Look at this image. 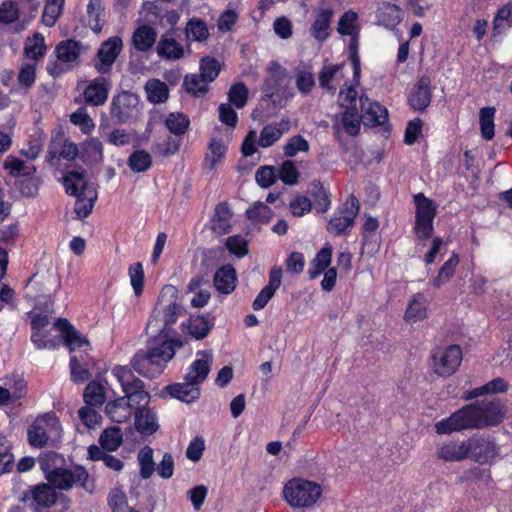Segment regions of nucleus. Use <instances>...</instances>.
Here are the masks:
<instances>
[{
	"label": "nucleus",
	"instance_id": "f257e3e1",
	"mask_svg": "<svg viewBox=\"0 0 512 512\" xmlns=\"http://www.w3.org/2000/svg\"><path fill=\"white\" fill-rule=\"evenodd\" d=\"M505 413V406L500 399H484L463 406L435 423L434 427L437 434L495 427L504 420Z\"/></svg>",
	"mask_w": 512,
	"mask_h": 512
},
{
	"label": "nucleus",
	"instance_id": "f03ea898",
	"mask_svg": "<svg viewBox=\"0 0 512 512\" xmlns=\"http://www.w3.org/2000/svg\"><path fill=\"white\" fill-rule=\"evenodd\" d=\"M146 341V348L139 350L131 360L132 368L141 376L154 379L161 375L183 342L172 335L154 332Z\"/></svg>",
	"mask_w": 512,
	"mask_h": 512
},
{
	"label": "nucleus",
	"instance_id": "7ed1b4c3",
	"mask_svg": "<svg viewBox=\"0 0 512 512\" xmlns=\"http://www.w3.org/2000/svg\"><path fill=\"white\" fill-rule=\"evenodd\" d=\"M185 313L179 302L178 289L171 284L165 285L158 296L155 308L146 326L147 333L159 332L172 335V326Z\"/></svg>",
	"mask_w": 512,
	"mask_h": 512
},
{
	"label": "nucleus",
	"instance_id": "20e7f679",
	"mask_svg": "<svg viewBox=\"0 0 512 512\" xmlns=\"http://www.w3.org/2000/svg\"><path fill=\"white\" fill-rule=\"evenodd\" d=\"M85 174V170H71L63 177L66 193L76 197L74 212L80 219L91 214L98 197L96 189L89 186Z\"/></svg>",
	"mask_w": 512,
	"mask_h": 512
},
{
	"label": "nucleus",
	"instance_id": "39448f33",
	"mask_svg": "<svg viewBox=\"0 0 512 512\" xmlns=\"http://www.w3.org/2000/svg\"><path fill=\"white\" fill-rule=\"evenodd\" d=\"M283 495L291 507L308 508L319 500L322 495V488L316 482L293 478L285 484Z\"/></svg>",
	"mask_w": 512,
	"mask_h": 512
},
{
	"label": "nucleus",
	"instance_id": "423d86ee",
	"mask_svg": "<svg viewBox=\"0 0 512 512\" xmlns=\"http://www.w3.org/2000/svg\"><path fill=\"white\" fill-rule=\"evenodd\" d=\"M113 374L120 382L124 392V398L130 408L136 411L146 409L150 401V394L144 388V382L134 377L131 370L127 367L117 366L113 369Z\"/></svg>",
	"mask_w": 512,
	"mask_h": 512
},
{
	"label": "nucleus",
	"instance_id": "0eeeda50",
	"mask_svg": "<svg viewBox=\"0 0 512 512\" xmlns=\"http://www.w3.org/2000/svg\"><path fill=\"white\" fill-rule=\"evenodd\" d=\"M415 225L414 233L421 245H425V241L431 238L434 227L433 221L437 214V205L434 201L427 198L423 193L414 195Z\"/></svg>",
	"mask_w": 512,
	"mask_h": 512
},
{
	"label": "nucleus",
	"instance_id": "6e6552de",
	"mask_svg": "<svg viewBox=\"0 0 512 512\" xmlns=\"http://www.w3.org/2000/svg\"><path fill=\"white\" fill-rule=\"evenodd\" d=\"M141 113L140 99L137 94L123 90L114 95L110 104V116L117 125L136 120Z\"/></svg>",
	"mask_w": 512,
	"mask_h": 512
},
{
	"label": "nucleus",
	"instance_id": "1a4fd4ad",
	"mask_svg": "<svg viewBox=\"0 0 512 512\" xmlns=\"http://www.w3.org/2000/svg\"><path fill=\"white\" fill-rule=\"evenodd\" d=\"M359 210L360 203L358 199L351 195L330 219L327 224V231L336 236L347 235L354 225Z\"/></svg>",
	"mask_w": 512,
	"mask_h": 512
},
{
	"label": "nucleus",
	"instance_id": "9d476101",
	"mask_svg": "<svg viewBox=\"0 0 512 512\" xmlns=\"http://www.w3.org/2000/svg\"><path fill=\"white\" fill-rule=\"evenodd\" d=\"M462 362V350L459 345L453 344L445 349H437L431 355L432 371L440 377L453 375Z\"/></svg>",
	"mask_w": 512,
	"mask_h": 512
},
{
	"label": "nucleus",
	"instance_id": "9b49d317",
	"mask_svg": "<svg viewBox=\"0 0 512 512\" xmlns=\"http://www.w3.org/2000/svg\"><path fill=\"white\" fill-rule=\"evenodd\" d=\"M467 445L468 457L479 464H490L499 454V448L490 437L473 436L467 440Z\"/></svg>",
	"mask_w": 512,
	"mask_h": 512
},
{
	"label": "nucleus",
	"instance_id": "f8f14e48",
	"mask_svg": "<svg viewBox=\"0 0 512 512\" xmlns=\"http://www.w3.org/2000/svg\"><path fill=\"white\" fill-rule=\"evenodd\" d=\"M122 48L123 42L119 36H112L102 42L96 54L98 61L94 64L97 72L100 74L110 73L112 65L121 53Z\"/></svg>",
	"mask_w": 512,
	"mask_h": 512
},
{
	"label": "nucleus",
	"instance_id": "ddd939ff",
	"mask_svg": "<svg viewBox=\"0 0 512 512\" xmlns=\"http://www.w3.org/2000/svg\"><path fill=\"white\" fill-rule=\"evenodd\" d=\"M432 100L431 79L429 76H421L413 85L408 104L414 111L424 112Z\"/></svg>",
	"mask_w": 512,
	"mask_h": 512
},
{
	"label": "nucleus",
	"instance_id": "4468645a",
	"mask_svg": "<svg viewBox=\"0 0 512 512\" xmlns=\"http://www.w3.org/2000/svg\"><path fill=\"white\" fill-rule=\"evenodd\" d=\"M362 119L367 126H384L388 122V110L378 102H371L366 95L360 96Z\"/></svg>",
	"mask_w": 512,
	"mask_h": 512
},
{
	"label": "nucleus",
	"instance_id": "2eb2a0df",
	"mask_svg": "<svg viewBox=\"0 0 512 512\" xmlns=\"http://www.w3.org/2000/svg\"><path fill=\"white\" fill-rule=\"evenodd\" d=\"M110 87L111 81L103 75L94 78L84 90L85 102L93 106L103 105L108 99Z\"/></svg>",
	"mask_w": 512,
	"mask_h": 512
},
{
	"label": "nucleus",
	"instance_id": "dca6fc26",
	"mask_svg": "<svg viewBox=\"0 0 512 512\" xmlns=\"http://www.w3.org/2000/svg\"><path fill=\"white\" fill-rule=\"evenodd\" d=\"M54 327L62 332L65 344L71 352L76 348L89 346L88 339L78 332L66 318H58Z\"/></svg>",
	"mask_w": 512,
	"mask_h": 512
},
{
	"label": "nucleus",
	"instance_id": "f3484780",
	"mask_svg": "<svg viewBox=\"0 0 512 512\" xmlns=\"http://www.w3.org/2000/svg\"><path fill=\"white\" fill-rule=\"evenodd\" d=\"M197 355L202 358L196 359L190 365L188 372L184 376V380H190L198 386L204 382L211 370L210 361L212 360V354L210 351L201 350L198 351Z\"/></svg>",
	"mask_w": 512,
	"mask_h": 512
},
{
	"label": "nucleus",
	"instance_id": "a211bd4d",
	"mask_svg": "<svg viewBox=\"0 0 512 512\" xmlns=\"http://www.w3.org/2000/svg\"><path fill=\"white\" fill-rule=\"evenodd\" d=\"M290 127L289 119H282L280 122L265 125L260 132L258 145L262 148L272 146L284 133L290 130Z\"/></svg>",
	"mask_w": 512,
	"mask_h": 512
},
{
	"label": "nucleus",
	"instance_id": "6ab92c4d",
	"mask_svg": "<svg viewBox=\"0 0 512 512\" xmlns=\"http://www.w3.org/2000/svg\"><path fill=\"white\" fill-rule=\"evenodd\" d=\"M214 286L221 294L228 295L232 293L237 284V274L231 264L223 265L218 268L214 274Z\"/></svg>",
	"mask_w": 512,
	"mask_h": 512
},
{
	"label": "nucleus",
	"instance_id": "aec40b11",
	"mask_svg": "<svg viewBox=\"0 0 512 512\" xmlns=\"http://www.w3.org/2000/svg\"><path fill=\"white\" fill-rule=\"evenodd\" d=\"M165 390L171 397L188 404L196 401L200 397L199 387L190 380H185L184 383L167 385Z\"/></svg>",
	"mask_w": 512,
	"mask_h": 512
},
{
	"label": "nucleus",
	"instance_id": "412c9836",
	"mask_svg": "<svg viewBox=\"0 0 512 512\" xmlns=\"http://www.w3.org/2000/svg\"><path fill=\"white\" fill-rule=\"evenodd\" d=\"M233 213L227 202H220L216 205L214 215L211 219V229L218 235L228 234L231 230L230 220Z\"/></svg>",
	"mask_w": 512,
	"mask_h": 512
},
{
	"label": "nucleus",
	"instance_id": "4be33fe9",
	"mask_svg": "<svg viewBox=\"0 0 512 512\" xmlns=\"http://www.w3.org/2000/svg\"><path fill=\"white\" fill-rule=\"evenodd\" d=\"M134 425L144 436H150L159 429L156 413L149 408L135 411Z\"/></svg>",
	"mask_w": 512,
	"mask_h": 512
},
{
	"label": "nucleus",
	"instance_id": "5701e85b",
	"mask_svg": "<svg viewBox=\"0 0 512 512\" xmlns=\"http://www.w3.org/2000/svg\"><path fill=\"white\" fill-rule=\"evenodd\" d=\"M157 54L165 60H178L184 56V47L174 38L162 35L156 47Z\"/></svg>",
	"mask_w": 512,
	"mask_h": 512
},
{
	"label": "nucleus",
	"instance_id": "b1692460",
	"mask_svg": "<svg viewBox=\"0 0 512 512\" xmlns=\"http://www.w3.org/2000/svg\"><path fill=\"white\" fill-rule=\"evenodd\" d=\"M157 39L156 30L149 25L139 26L132 35V44L137 51L146 52L153 47Z\"/></svg>",
	"mask_w": 512,
	"mask_h": 512
},
{
	"label": "nucleus",
	"instance_id": "393cba45",
	"mask_svg": "<svg viewBox=\"0 0 512 512\" xmlns=\"http://www.w3.org/2000/svg\"><path fill=\"white\" fill-rule=\"evenodd\" d=\"M468 456L467 440L444 443L438 450V457L445 461H462L468 458Z\"/></svg>",
	"mask_w": 512,
	"mask_h": 512
},
{
	"label": "nucleus",
	"instance_id": "a878e982",
	"mask_svg": "<svg viewBox=\"0 0 512 512\" xmlns=\"http://www.w3.org/2000/svg\"><path fill=\"white\" fill-rule=\"evenodd\" d=\"M35 173V166L30 165L27 171L24 172L23 177H20L18 180H16L15 187L18 189L22 196L33 198L38 194L40 182L35 177Z\"/></svg>",
	"mask_w": 512,
	"mask_h": 512
},
{
	"label": "nucleus",
	"instance_id": "bb28decb",
	"mask_svg": "<svg viewBox=\"0 0 512 512\" xmlns=\"http://www.w3.org/2000/svg\"><path fill=\"white\" fill-rule=\"evenodd\" d=\"M333 17L331 9L320 10L311 25L310 33L318 41L322 42L329 37L330 22Z\"/></svg>",
	"mask_w": 512,
	"mask_h": 512
},
{
	"label": "nucleus",
	"instance_id": "cd10ccee",
	"mask_svg": "<svg viewBox=\"0 0 512 512\" xmlns=\"http://www.w3.org/2000/svg\"><path fill=\"white\" fill-rule=\"evenodd\" d=\"M83 50V44L74 39L59 42L55 48L57 58L65 63L76 61Z\"/></svg>",
	"mask_w": 512,
	"mask_h": 512
},
{
	"label": "nucleus",
	"instance_id": "c85d7f7f",
	"mask_svg": "<svg viewBox=\"0 0 512 512\" xmlns=\"http://www.w3.org/2000/svg\"><path fill=\"white\" fill-rule=\"evenodd\" d=\"M105 412L116 423L126 422L132 416V409L123 396L108 402L105 406Z\"/></svg>",
	"mask_w": 512,
	"mask_h": 512
},
{
	"label": "nucleus",
	"instance_id": "c756f323",
	"mask_svg": "<svg viewBox=\"0 0 512 512\" xmlns=\"http://www.w3.org/2000/svg\"><path fill=\"white\" fill-rule=\"evenodd\" d=\"M308 193L314 199L315 208L318 213H324L329 210L331 205L329 193L320 180L314 179L310 183Z\"/></svg>",
	"mask_w": 512,
	"mask_h": 512
},
{
	"label": "nucleus",
	"instance_id": "7c9ffc66",
	"mask_svg": "<svg viewBox=\"0 0 512 512\" xmlns=\"http://www.w3.org/2000/svg\"><path fill=\"white\" fill-rule=\"evenodd\" d=\"M123 443L122 430L117 426H111L102 431L99 436L100 448L103 451H116Z\"/></svg>",
	"mask_w": 512,
	"mask_h": 512
},
{
	"label": "nucleus",
	"instance_id": "2f4dec72",
	"mask_svg": "<svg viewBox=\"0 0 512 512\" xmlns=\"http://www.w3.org/2000/svg\"><path fill=\"white\" fill-rule=\"evenodd\" d=\"M88 459L92 461H103L105 466L114 471H121L124 463L121 459L103 451L99 446L93 444L88 447Z\"/></svg>",
	"mask_w": 512,
	"mask_h": 512
},
{
	"label": "nucleus",
	"instance_id": "473e14b6",
	"mask_svg": "<svg viewBox=\"0 0 512 512\" xmlns=\"http://www.w3.org/2000/svg\"><path fill=\"white\" fill-rule=\"evenodd\" d=\"M147 99L153 104L164 103L168 100V86L159 79H150L145 84Z\"/></svg>",
	"mask_w": 512,
	"mask_h": 512
},
{
	"label": "nucleus",
	"instance_id": "72a5a7b5",
	"mask_svg": "<svg viewBox=\"0 0 512 512\" xmlns=\"http://www.w3.org/2000/svg\"><path fill=\"white\" fill-rule=\"evenodd\" d=\"M164 124L170 133L174 134L176 137H180L188 131L190 120L188 116L182 112H172L166 116Z\"/></svg>",
	"mask_w": 512,
	"mask_h": 512
},
{
	"label": "nucleus",
	"instance_id": "f704fd0d",
	"mask_svg": "<svg viewBox=\"0 0 512 512\" xmlns=\"http://www.w3.org/2000/svg\"><path fill=\"white\" fill-rule=\"evenodd\" d=\"M426 313V298L424 294L417 293L409 302V305L405 312V318L408 322L415 323L419 320L424 319L426 317Z\"/></svg>",
	"mask_w": 512,
	"mask_h": 512
},
{
	"label": "nucleus",
	"instance_id": "c9c22d12",
	"mask_svg": "<svg viewBox=\"0 0 512 512\" xmlns=\"http://www.w3.org/2000/svg\"><path fill=\"white\" fill-rule=\"evenodd\" d=\"M3 387L10 394L12 403L23 398L27 393V383L20 375H11L3 379Z\"/></svg>",
	"mask_w": 512,
	"mask_h": 512
},
{
	"label": "nucleus",
	"instance_id": "e433bc0d",
	"mask_svg": "<svg viewBox=\"0 0 512 512\" xmlns=\"http://www.w3.org/2000/svg\"><path fill=\"white\" fill-rule=\"evenodd\" d=\"M46 479L54 488L61 490H68L73 486V477L69 469L54 468L46 474Z\"/></svg>",
	"mask_w": 512,
	"mask_h": 512
},
{
	"label": "nucleus",
	"instance_id": "4c0bfd02",
	"mask_svg": "<svg viewBox=\"0 0 512 512\" xmlns=\"http://www.w3.org/2000/svg\"><path fill=\"white\" fill-rule=\"evenodd\" d=\"M185 35L188 40L206 41L209 37V32L205 21L199 18H191L186 24Z\"/></svg>",
	"mask_w": 512,
	"mask_h": 512
},
{
	"label": "nucleus",
	"instance_id": "58836bf2",
	"mask_svg": "<svg viewBox=\"0 0 512 512\" xmlns=\"http://www.w3.org/2000/svg\"><path fill=\"white\" fill-rule=\"evenodd\" d=\"M33 499L39 506L49 508L56 503L57 493L52 485L43 483L34 488Z\"/></svg>",
	"mask_w": 512,
	"mask_h": 512
},
{
	"label": "nucleus",
	"instance_id": "ea45409f",
	"mask_svg": "<svg viewBox=\"0 0 512 512\" xmlns=\"http://www.w3.org/2000/svg\"><path fill=\"white\" fill-rule=\"evenodd\" d=\"M81 159L87 164L99 163L103 159V146L99 139L91 138L84 143Z\"/></svg>",
	"mask_w": 512,
	"mask_h": 512
},
{
	"label": "nucleus",
	"instance_id": "a19ab883",
	"mask_svg": "<svg viewBox=\"0 0 512 512\" xmlns=\"http://www.w3.org/2000/svg\"><path fill=\"white\" fill-rule=\"evenodd\" d=\"M495 108L494 107H484L480 109L479 113V121H480V130L481 136L483 139L490 141L493 139L494 132V116H495Z\"/></svg>",
	"mask_w": 512,
	"mask_h": 512
},
{
	"label": "nucleus",
	"instance_id": "79ce46f5",
	"mask_svg": "<svg viewBox=\"0 0 512 512\" xmlns=\"http://www.w3.org/2000/svg\"><path fill=\"white\" fill-rule=\"evenodd\" d=\"M137 459L140 466V478L144 480L149 479L155 471L153 449L150 446H145L139 451Z\"/></svg>",
	"mask_w": 512,
	"mask_h": 512
},
{
	"label": "nucleus",
	"instance_id": "37998d69",
	"mask_svg": "<svg viewBox=\"0 0 512 512\" xmlns=\"http://www.w3.org/2000/svg\"><path fill=\"white\" fill-rule=\"evenodd\" d=\"M214 326V322L209 321L204 316L191 318L188 323V332L197 340L204 339Z\"/></svg>",
	"mask_w": 512,
	"mask_h": 512
},
{
	"label": "nucleus",
	"instance_id": "c03bdc74",
	"mask_svg": "<svg viewBox=\"0 0 512 512\" xmlns=\"http://www.w3.org/2000/svg\"><path fill=\"white\" fill-rule=\"evenodd\" d=\"M45 51V40L41 33L36 32L32 38L27 39L24 47V53L28 58L37 61L44 55Z\"/></svg>",
	"mask_w": 512,
	"mask_h": 512
},
{
	"label": "nucleus",
	"instance_id": "a18cd8bd",
	"mask_svg": "<svg viewBox=\"0 0 512 512\" xmlns=\"http://www.w3.org/2000/svg\"><path fill=\"white\" fill-rule=\"evenodd\" d=\"M401 9L391 3H384L378 11V21L386 27H394L401 21Z\"/></svg>",
	"mask_w": 512,
	"mask_h": 512
},
{
	"label": "nucleus",
	"instance_id": "49530a36",
	"mask_svg": "<svg viewBox=\"0 0 512 512\" xmlns=\"http://www.w3.org/2000/svg\"><path fill=\"white\" fill-rule=\"evenodd\" d=\"M83 399L87 406H102L105 402L103 386L94 381L90 382L84 389Z\"/></svg>",
	"mask_w": 512,
	"mask_h": 512
},
{
	"label": "nucleus",
	"instance_id": "de8ad7c7",
	"mask_svg": "<svg viewBox=\"0 0 512 512\" xmlns=\"http://www.w3.org/2000/svg\"><path fill=\"white\" fill-rule=\"evenodd\" d=\"M127 164L133 172H145L152 165V157L145 150H136L129 156Z\"/></svg>",
	"mask_w": 512,
	"mask_h": 512
},
{
	"label": "nucleus",
	"instance_id": "09e8293b",
	"mask_svg": "<svg viewBox=\"0 0 512 512\" xmlns=\"http://www.w3.org/2000/svg\"><path fill=\"white\" fill-rule=\"evenodd\" d=\"M350 36L349 41V58L352 63L353 68V81L356 83V85L360 82V74H361V63H360V57L358 53V46H359V35L358 32L353 34H347Z\"/></svg>",
	"mask_w": 512,
	"mask_h": 512
},
{
	"label": "nucleus",
	"instance_id": "8fccbe9b",
	"mask_svg": "<svg viewBox=\"0 0 512 512\" xmlns=\"http://www.w3.org/2000/svg\"><path fill=\"white\" fill-rule=\"evenodd\" d=\"M272 216L271 208L263 202H256L246 210V217L255 223H268Z\"/></svg>",
	"mask_w": 512,
	"mask_h": 512
},
{
	"label": "nucleus",
	"instance_id": "3c124183",
	"mask_svg": "<svg viewBox=\"0 0 512 512\" xmlns=\"http://www.w3.org/2000/svg\"><path fill=\"white\" fill-rule=\"evenodd\" d=\"M459 263L458 255L453 253L452 256L442 265L438 275L433 280L434 287H441L443 284L448 282L454 275L455 269Z\"/></svg>",
	"mask_w": 512,
	"mask_h": 512
},
{
	"label": "nucleus",
	"instance_id": "603ef678",
	"mask_svg": "<svg viewBox=\"0 0 512 512\" xmlns=\"http://www.w3.org/2000/svg\"><path fill=\"white\" fill-rule=\"evenodd\" d=\"M220 73V64L213 57H203L200 61V75L205 83L214 81Z\"/></svg>",
	"mask_w": 512,
	"mask_h": 512
},
{
	"label": "nucleus",
	"instance_id": "864d4df0",
	"mask_svg": "<svg viewBox=\"0 0 512 512\" xmlns=\"http://www.w3.org/2000/svg\"><path fill=\"white\" fill-rule=\"evenodd\" d=\"M15 465L11 446L5 438L0 439V476L10 473Z\"/></svg>",
	"mask_w": 512,
	"mask_h": 512
},
{
	"label": "nucleus",
	"instance_id": "5fc2aeb1",
	"mask_svg": "<svg viewBox=\"0 0 512 512\" xmlns=\"http://www.w3.org/2000/svg\"><path fill=\"white\" fill-rule=\"evenodd\" d=\"M102 7L99 0H90L87 5V13L89 16L88 26L95 32L100 33L103 28L101 23Z\"/></svg>",
	"mask_w": 512,
	"mask_h": 512
},
{
	"label": "nucleus",
	"instance_id": "6e6d98bb",
	"mask_svg": "<svg viewBox=\"0 0 512 512\" xmlns=\"http://www.w3.org/2000/svg\"><path fill=\"white\" fill-rule=\"evenodd\" d=\"M278 177L286 185H295L299 181L300 173L293 161L285 160L279 168Z\"/></svg>",
	"mask_w": 512,
	"mask_h": 512
},
{
	"label": "nucleus",
	"instance_id": "4d7b16f0",
	"mask_svg": "<svg viewBox=\"0 0 512 512\" xmlns=\"http://www.w3.org/2000/svg\"><path fill=\"white\" fill-rule=\"evenodd\" d=\"M225 247L231 254L237 256L238 258L246 256L249 252L248 242L241 235H233L228 237L225 241Z\"/></svg>",
	"mask_w": 512,
	"mask_h": 512
},
{
	"label": "nucleus",
	"instance_id": "13d9d810",
	"mask_svg": "<svg viewBox=\"0 0 512 512\" xmlns=\"http://www.w3.org/2000/svg\"><path fill=\"white\" fill-rule=\"evenodd\" d=\"M228 99L237 108H243L248 99V88L243 82L233 84L228 91Z\"/></svg>",
	"mask_w": 512,
	"mask_h": 512
},
{
	"label": "nucleus",
	"instance_id": "bf43d9fd",
	"mask_svg": "<svg viewBox=\"0 0 512 512\" xmlns=\"http://www.w3.org/2000/svg\"><path fill=\"white\" fill-rule=\"evenodd\" d=\"M70 121L72 124L79 126L84 134L90 133L95 127L92 118L83 107L77 109L70 115Z\"/></svg>",
	"mask_w": 512,
	"mask_h": 512
},
{
	"label": "nucleus",
	"instance_id": "052dcab7",
	"mask_svg": "<svg viewBox=\"0 0 512 512\" xmlns=\"http://www.w3.org/2000/svg\"><path fill=\"white\" fill-rule=\"evenodd\" d=\"M28 442L31 446L36 448L44 447L48 442V435L46 430L39 425L36 421L27 432Z\"/></svg>",
	"mask_w": 512,
	"mask_h": 512
},
{
	"label": "nucleus",
	"instance_id": "680f3d73",
	"mask_svg": "<svg viewBox=\"0 0 512 512\" xmlns=\"http://www.w3.org/2000/svg\"><path fill=\"white\" fill-rule=\"evenodd\" d=\"M343 67V64H335L324 66L319 73V84L322 88L326 89L329 93L334 94L336 89L330 83L335 77L336 73Z\"/></svg>",
	"mask_w": 512,
	"mask_h": 512
},
{
	"label": "nucleus",
	"instance_id": "e2e57ef3",
	"mask_svg": "<svg viewBox=\"0 0 512 512\" xmlns=\"http://www.w3.org/2000/svg\"><path fill=\"white\" fill-rule=\"evenodd\" d=\"M308 141L301 135L291 137L287 144L283 147L285 156L294 157L298 152L309 151Z\"/></svg>",
	"mask_w": 512,
	"mask_h": 512
},
{
	"label": "nucleus",
	"instance_id": "0e129e2a",
	"mask_svg": "<svg viewBox=\"0 0 512 512\" xmlns=\"http://www.w3.org/2000/svg\"><path fill=\"white\" fill-rule=\"evenodd\" d=\"M184 85L188 93L200 96L208 91L207 83L204 82L201 75H187L184 79Z\"/></svg>",
	"mask_w": 512,
	"mask_h": 512
},
{
	"label": "nucleus",
	"instance_id": "69168bd1",
	"mask_svg": "<svg viewBox=\"0 0 512 512\" xmlns=\"http://www.w3.org/2000/svg\"><path fill=\"white\" fill-rule=\"evenodd\" d=\"M358 19L356 12L348 10L340 17L338 22L337 31L341 35L353 34L358 32L355 27V22Z\"/></svg>",
	"mask_w": 512,
	"mask_h": 512
},
{
	"label": "nucleus",
	"instance_id": "338daca9",
	"mask_svg": "<svg viewBox=\"0 0 512 512\" xmlns=\"http://www.w3.org/2000/svg\"><path fill=\"white\" fill-rule=\"evenodd\" d=\"M19 9L16 2L5 1L0 6V22L4 24H11L18 20Z\"/></svg>",
	"mask_w": 512,
	"mask_h": 512
},
{
	"label": "nucleus",
	"instance_id": "774afa93",
	"mask_svg": "<svg viewBox=\"0 0 512 512\" xmlns=\"http://www.w3.org/2000/svg\"><path fill=\"white\" fill-rule=\"evenodd\" d=\"M255 178L260 187L269 188L275 183L277 175L274 167L262 166L257 170Z\"/></svg>",
	"mask_w": 512,
	"mask_h": 512
}]
</instances>
